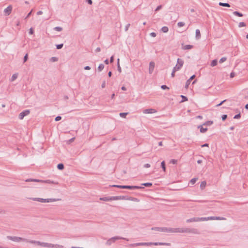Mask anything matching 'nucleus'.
I'll use <instances>...</instances> for the list:
<instances>
[{
    "instance_id": "nucleus-1",
    "label": "nucleus",
    "mask_w": 248,
    "mask_h": 248,
    "mask_svg": "<svg viewBox=\"0 0 248 248\" xmlns=\"http://www.w3.org/2000/svg\"><path fill=\"white\" fill-rule=\"evenodd\" d=\"M176 233H189L192 234H200V232L195 228H176Z\"/></svg>"
},
{
    "instance_id": "nucleus-2",
    "label": "nucleus",
    "mask_w": 248,
    "mask_h": 248,
    "mask_svg": "<svg viewBox=\"0 0 248 248\" xmlns=\"http://www.w3.org/2000/svg\"><path fill=\"white\" fill-rule=\"evenodd\" d=\"M152 230L158 231L161 232H164L168 233H176V228H170V227H153L151 229Z\"/></svg>"
},
{
    "instance_id": "nucleus-3",
    "label": "nucleus",
    "mask_w": 248,
    "mask_h": 248,
    "mask_svg": "<svg viewBox=\"0 0 248 248\" xmlns=\"http://www.w3.org/2000/svg\"><path fill=\"white\" fill-rule=\"evenodd\" d=\"M137 246H149L152 245L154 246H170V243H163V242H140L137 243Z\"/></svg>"
},
{
    "instance_id": "nucleus-4",
    "label": "nucleus",
    "mask_w": 248,
    "mask_h": 248,
    "mask_svg": "<svg viewBox=\"0 0 248 248\" xmlns=\"http://www.w3.org/2000/svg\"><path fill=\"white\" fill-rule=\"evenodd\" d=\"M109 187H114L122 189H143L144 187L138 186H126V185H110Z\"/></svg>"
},
{
    "instance_id": "nucleus-5",
    "label": "nucleus",
    "mask_w": 248,
    "mask_h": 248,
    "mask_svg": "<svg viewBox=\"0 0 248 248\" xmlns=\"http://www.w3.org/2000/svg\"><path fill=\"white\" fill-rule=\"evenodd\" d=\"M33 201H38L39 202H56L57 201L60 200V199H53V198H50V199H43L40 198H31Z\"/></svg>"
},
{
    "instance_id": "nucleus-6",
    "label": "nucleus",
    "mask_w": 248,
    "mask_h": 248,
    "mask_svg": "<svg viewBox=\"0 0 248 248\" xmlns=\"http://www.w3.org/2000/svg\"><path fill=\"white\" fill-rule=\"evenodd\" d=\"M7 238L8 240H10L15 242H20V241H25L27 243H29V241H31V240H29L25 238H23L17 236H7Z\"/></svg>"
},
{
    "instance_id": "nucleus-7",
    "label": "nucleus",
    "mask_w": 248,
    "mask_h": 248,
    "mask_svg": "<svg viewBox=\"0 0 248 248\" xmlns=\"http://www.w3.org/2000/svg\"><path fill=\"white\" fill-rule=\"evenodd\" d=\"M29 243L31 244H35L39 246H41L43 247L46 248H52V246H53V244L51 243H48L46 242H41L40 241H35V240H31V241H29Z\"/></svg>"
},
{
    "instance_id": "nucleus-8",
    "label": "nucleus",
    "mask_w": 248,
    "mask_h": 248,
    "mask_svg": "<svg viewBox=\"0 0 248 248\" xmlns=\"http://www.w3.org/2000/svg\"><path fill=\"white\" fill-rule=\"evenodd\" d=\"M26 182H41V183H45L47 184H58V182H55L50 180H41L38 179H28L25 180Z\"/></svg>"
},
{
    "instance_id": "nucleus-9",
    "label": "nucleus",
    "mask_w": 248,
    "mask_h": 248,
    "mask_svg": "<svg viewBox=\"0 0 248 248\" xmlns=\"http://www.w3.org/2000/svg\"><path fill=\"white\" fill-rule=\"evenodd\" d=\"M128 200L136 202H139L140 201V200L136 198L126 196H119V200Z\"/></svg>"
},
{
    "instance_id": "nucleus-10",
    "label": "nucleus",
    "mask_w": 248,
    "mask_h": 248,
    "mask_svg": "<svg viewBox=\"0 0 248 248\" xmlns=\"http://www.w3.org/2000/svg\"><path fill=\"white\" fill-rule=\"evenodd\" d=\"M100 200L105 201V202L113 201V200H119V196L102 197V198H100Z\"/></svg>"
},
{
    "instance_id": "nucleus-11",
    "label": "nucleus",
    "mask_w": 248,
    "mask_h": 248,
    "mask_svg": "<svg viewBox=\"0 0 248 248\" xmlns=\"http://www.w3.org/2000/svg\"><path fill=\"white\" fill-rule=\"evenodd\" d=\"M183 64L184 61L181 59L178 58L177 61V64L173 68H175L176 70L177 71L181 68Z\"/></svg>"
},
{
    "instance_id": "nucleus-12",
    "label": "nucleus",
    "mask_w": 248,
    "mask_h": 248,
    "mask_svg": "<svg viewBox=\"0 0 248 248\" xmlns=\"http://www.w3.org/2000/svg\"><path fill=\"white\" fill-rule=\"evenodd\" d=\"M30 110H29V109H26V110L23 111L19 114V115L18 116L19 119L20 120L23 119L24 117L25 116L28 115L30 113Z\"/></svg>"
},
{
    "instance_id": "nucleus-13",
    "label": "nucleus",
    "mask_w": 248,
    "mask_h": 248,
    "mask_svg": "<svg viewBox=\"0 0 248 248\" xmlns=\"http://www.w3.org/2000/svg\"><path fill=\"white\" fill-rule=\"evenodd\" d=\"M12 10V6L11 5L8 6L4 10V12L5 13V15H6V16H9L11 14Z\"/></svg>"
},
{
    "instance_id": "nucleus-14",
    "label": "nucleus",
    "mask_w": 248,
    "mask_h": 248,
    "mask_svg": "<svg viewBox=\"0 0 248 248\" xmlns=\"http://www.w3.org/2000/svg\"><path fill=\"white\" fill-rule=\"evenodd\" d=\"M155 63L154 62H151L149 63V73L150 74H152L154 71L155 68Z\"/></svg>"
},
{
    "instance_id": "nucleus-15",
    "label": "nucleus",
    "mask_w": 248,
    "mask_h": 248,
    "mask_svg": "<svg viewBox=\"0 0 248 248\" xmlns=\"http://www.w3.org/2000/svg\"><path fill=\"white\" fill-rule=\"evenodd\" d=\"M111 239L112 240V242L114 243L115 242V241L118 240H120V239L125 240L126 241L129 240L127 238H124V237L118 236L113 237L111 238Z\"/></svg>"
},
{
    "instance_id": "nucleus-16",
    "label": "nucleus",
    "mask_w": 248,
    "mask_h": 248,
    "mask_svg": "<svg viewBox=\"0 0 248 248\" xmlns=\"http://www.w3.org/2000/svg\"><path fill=\"white\" fill-rule=\"evenodd\" d=\"M195 77V75H193L186 81L185 84V88H187L190 83L191 81Z\"/></svg>"
},
{
    "instance_id": "nucleus-17",
    "label": "nucleus",
    "mask_w": 248,
    "mask_h": 248,
    "mask_svg": "<svg viewBox=\"0 0 248 248\" xmlns=\"http://www.w3.org/2000/svg\"><path fill=\"white\" fill-rule=\"evenodd\" d=\"M156 110L153 108H148L144 109L143 111L144 113H155Z\"/></svg>"
},
{
    "instance_id": "nucleus-18",
    "label": "nucleus",
    "mask_w": 248,
    "mask_h": 248,
    "mask_svg": "<svg viewBox=\"0 0 248 248\" xmlns=\"http://www.w3.org/2000/svg\"><path fill=\"white\" fill-rule=\"evenodd\" d=\"M198 128L200 129V131L201 133H205L207 131V128H203L202 125H200L198 126Z\"/></svg>"
},
{
    "instance_id": "nucleus-19",
    "label": "nucleus",
    "mask_w": 248,
    "mask_h": 248,
    "mask_svg": "<svg viewBox=\"0 0 248 248\" xmlns=\"http://www.w3.org/2000/svg\"><path fill=\"white\" fill-rule=\"evenodd\" d=\"M187 223H190L192 222H198V217H193L188 219L186 220Z\"/></svg>"
},
{
    "instance_id": "nucleus-20",
    "label": "nucleus",
    "mask_w": 248,
    "mask_h": 248,
    "mask_svg": "<svg viewBox=\"0 0 248 248\" xmlns=\"http://www.w3.org/2000/svg\"><path fill=\"white\" fill-rule=\"evenodd\" d=\"M201 37L200 31L199 29L196 30V35L195 37L196 39H199Z\"/></svg>"
},
{
    "instance_id": "nucleus-21",
    "label": "nucleus",
    "mask_w": 248,
    "mask_h": 248,
    "mask_svg": "<svg viewBox=\"0 0 248 248\" xmlns=\"http://www.w3.org/2000/svg\"><path fill=\"white\" fill-rule=\"evenodd\" d=\"M193 47V46L192 45H186L185 46H184L182 47V49L184 50H186V49H190Z\"/></svg>"
},
{
    "instance_id": "nucleus-22",
    "label": "nucleus",
    "mask_w": 248,
    "mask_h": 248,
    "mask_svg": "<svg viewBox=\"0 0 248 248\" xmlns=\"http://www.w3.org/2000/svg\"><path fill=\"white\" fill-rule=\"evenodd\" d=\"M218 4L219 6H221L227 7H231V5L228 3H223V2H220Z\"/></svg>"
},
{
    "instance_id": "nucleus-23",
    "label": "nucleus",
    "mask_w": 248,
    "mask_h": 248,
    "mask_svg": "<svg viewBox=\"0 0 248 248\" xmlns=\"http://www.w3.org/2000/svg\"><path fill=\"white\" fill-rule=\"evenodd\" d=\"M206 186V182L205 181H202L201 182L200 185V188L202 190Z\"/></svg>"
},
{
    "instance_id": "nucleus-24",
    "label": "nucleus",
    "mask_w": 248,
    "mask_h": 248,
    "mask_svg": "<svg viewBox=\"0 0 248 248\" xmlns=\"http://www.w3.org/2000/svg\"><path fill=\"white\" fill-rule=\"evenodd\" d=\"M233 14L234 15L239 17H242L243 16V14L238 11H234L233 12Z\"/></svg>"
},
{
    "instance_id": "nucleus-25",
    "label": "nucleus",
    "mask_w": 248,
    "mask_h": 248,
    "mask_svg": "<svg viewBox=\"0 0 248 248\" xmlns=\"http://www.w3.org/2000/svg\"><path fill=\"white\" fill-rule=\"evenodd\" d=\"M213 123V122L212 121H208L205 122L204 124H203L202 125L210 126L212 125Z\"/></svg>"
},
{
    "instance_id": "nucleus-26",
    "label": "nucleus",
    "mask_w": 248,
    "mask_h": 248,
    "mask_svg": "<svg viewBox=\"0 0 248 248\" xmlns=\"http://www.w3.org/2000/svg\"><path fill=\"white\" fill-rule=\"evenodd\" d=\"M161 167L162 168V169H163V170L165 172L166 171V165H165V162L164 161H163L161 162Z\"/></svg>"
},
{
    "instance_id": "nucleus-27",
    "label": "nucleus",
    "mask_w": 248,
    "mask_h": 248,
    "mask_svg": "<svg viewBox=\"0 0 248 248\" xmlns=\"http://www.w3.org/2000/svg\"><path fill=\"white\" fill-rule=\"evenodd\" d=\"M57 168L59 170H63L64 169V165L62 163H59L57 165Z\"/></svg>"
},
{
    "instance_id": "nucleus-28",
    "label": "nucleus",
    "mask_w": 248,
    "mask_h": 248,
    "mask_svg": "<svg viewBox=\"0 0 248 248\" xmlns=\"http://www.w3.org/2000/svg\"><path fill=\"white\" fill-rule=\"evenodd\" d=\"M217 61L216 59L213 60L211 62V66L214 67L217 65Z\"/></svg>"
},
{
    "instance_id": "nucleus-29",
    "label": "nucleus",
    "mask_w": 248,
    "mask_h": 248,
    "mask_svg": "<svg viewBox=\"0 0 248 248\" xmlns=\"http://www.w3.org/2000/svg\"><path fill=\"white\" fill-rule=\"evenodd\" d=\"M161 30L163 32L166 33L169 31V29L167 27L164 26L162 27Z\"/></svg>"
},
{
    "instance_id": "nucleus-30",
    "label": "nucleus",
    "mask_w": 248,
    "mask_h": 248,
    "mask_svg": "<svg viewBox=\"0 0 248 248\" xmlns=\"http://www.w3.org/2000/svg\"><path fill=\"white\" fill-rule=\"evenodd\" d=\"M104 68V65L102 63H101L99 65L97 69L100 72Z\"/></svg>"
},
{
    "instance_id": "nucleus-31",
    "label": "nucleus",
    "mask_w": 248,
    "mask_h": 248,
    "mask_svg": "<svg viewBox=\"0 0 248 248\" xmlns=\"http://www.w3.org/2000/svg\"><path fill=\"white\" fill-rule=\"evenodd\" d=\"M180 96L182 99L181 102H184L188 100V98L186 96L183 95H181Z\"/></svg>"
},
{
    "instance_id": "nucleus-32",
    "label": "nucleus",
    "mask_w": 248,
    "mask_h": 248,
    "mask_svg": "<svg viewBox=\"0 0 248 248\" xmlns=\"http://www.w3.org/2000/svg\"><path fill=\"white\" fill-rule=\"evenodd\" d=\"M198 178H192L190 181V184H191V185H194L196 183V182L198 180Z\"/></svg>"
},
{
    "instance_id": "nucleus-33",
    "label": "nucleus",
    "mask_w": 248,
    "mask_h": 248,
    "mask_svg": "<svg viewBox=\"0 0 248 248\" xmlns=\"http://www.w3.org/2000/svg\"><path fill=\"white\" fill-rule=\"evenodd\" d=\"M152 183H145L141 184L142 186H144L146 187H151L152 186Z\"/></svg>"
},
{
    "instance_id": "nucleus-34",
    "label": "nucleus",
    "mask_w": 248,
    "mask_h": 248,
    "mask_svg": "<svg viewBox=\"0 0 248 248\" xmlns=\"http://www.w3.org/2000/svg\"><path fill=\"white\" fill-rule=\"evenodd\" d=\"M63 246L62 245H60L58 244H53V246H52V248H62Z\"/></svg>"
},
{
    "instance_id": "nucleus-35",
    "label": "nucleus",
    "mask_w": 248,
    "mask_h": 248,
    "mask_svg": "<svg viewBox=\"0 0 248 248\" xmlns=\"http://www.w3.org/2000/svg\"><path fill=\"white\" fill-rule=\"evenodd\" d=\"M127 114V112H121L119 114L120 116L122 118H125Z\"/></svg>"
},
{
    "instance_id": "nucleus-36",
    "label": "nucleus",
    "mask_w": 248,
    "mask_h": 248,
    "mask_svg": "<svg viewBox=\"0 0 248 248\" xmlns=\"http://www.w3.org/2000/svg\"><path fill=\"white\" fill-rule=\"evenodd\" d=\"M17 78V74H14L11 78V81H14Z\"/></svg>"
},
{
    "instance_id": "nucleus-37",
    "label": "nucleus",
    "mask_w": 248,
    "mask_h": 248,
    "mask_svg": "<svg viewBox=\"0 0 248 248\" xmlns=\"http://www.w3.org/2000/svg\"><path fill=\"white\" fill-rule=\"evenodd\" d=\"M198 221H207L208 220L207 217H198Z\"/></svg>"
},
{
    "instance_id": "nucleus-38",
    "label": "nucleus",
    "mask_w": 248,
    "mask_h": 248,
    "mask_svg": "<svg viewBox=\"0 0 248 248\" xmlns=\"http://www.w3.org/2000/svg\"><path fill=\"white\" fill-rule=\"evenodd\" d=\"M58 61V58L56 57H52L50 59V61L52 62H55Z\"/></svg>"
},
{
    "instance_id": "nucleus-39",
    "label": "nucleus",
    "mask_w": 248,
    "mask_h": 248,
    "mask_svg": "<svg viewBox=\"0 0 248 248\" xmlns=\"http://www.w3.org/2000/svg\"><path fill=\"white\" fill-rule=\"evenodd\" d=\"M63 44L56 45V48L57 49H60L62 48V47H63Z\"/></svg>"
},
{
    "instance_id": "nucleus-40",
    "label": "nucleus",
    "mask_w": 248,
    "mask_h": 248,
    "mask_svg": "<svg viewBox=\"0 0 248 248\" xmlns=\"http://www.w3.org/2000/svg\"><path fill=\"white\" fill-rule=\"evenodd\" d=\"M54 30L56 31H61L62 30V28L61 27H56L54 28Z\"/></svg>"
},
{
    "instance_id": "nucleus-41",
    "label": "nucleus",
    "mask_w": 248,
    "mask_h": 248,
    "mask_svg": "<svg viewBox=\"0 0 248 248\" xmlns=\"http://www.w3.org/2000/svg\"><path fill=\"white\" fill-rule=\"evenodd\" d=\"M246 26V24L243 22H241L238 24V27L239 28H241L242 27H245Z\"/></svg>"
},
{
    "instance_id": "nucleus-42",
    "label": "nucleus",
    "mask_w": 248,
    "mask_h": 248,
    "mask_svg": "<svg viewBox=\"0 0 248 248\" xmlns=\"http://www.w3.org/2000/svg\"><path fill=\"white\" fill-rule=\"evenodd\" d=\"M113 243L112 242V240H111V238L109 239L106 242V244L108 245V246H110L111 245V244Z\"/></svg>"
},
{
    "instance_id": "nucleus-43",
    "label": "nucleus",
    "mask_w": 248,
    "mask_h": 248,
    "mask_svg": "<svg viewBox=\"0 0 248 248\" xmlns=\"http://www.w3.org/2000/svg\"><path fill=\"white\" fill-rule=\"evenodd\" d=\"M226 60H227V58L226 57H222L220 59L219 62L222 63V62H224L225 61H226Z\"/></svg>"
},
{
    "instance_id": "nucleus-44",
    "label": "nucleus",
    "mask_w": 248,
    "mask_h": 248,
    "mask_svg": "<svg viewBox=\"0 0 248 248\" xmlns=\"http://www.w3.org/2000/svg\"><path fill=\"white\" fill-rule=\"evenodd\" d=\"M240 118H241V113H239L238 114L235 115L233 117V118L235 119H238Z\"/></svg>"
},
{
    "instance_id": "nucleus-45",
    "label": "nucleus",
    "mask_w": 248,
    "mask_h": 248,
    "mask_svg": "<svg viewBox=\"0 0 248 248\" xmlns=\"http://www.w3.org/2000/svg\"><path fill=\"white\" fill-rule=\"evenodd\" d=\"M177 25L179 27H182L185 25V23L183 22H179L177 23Z\"/></svg>"
},
{
    "instance_id": "nucleus-46",
    "label": "nucleus",
    "mask_w": 248,
    "mask_h": 248,
    "mask_svg": "<svg viewBox=\"0 0 248 248\" xmlns=\"http://www.w3.org/2000/svg\"><path fill=\"white\" fill-rule=\"evenodd\" d=\"M28 54H26L24 57V58H23V62H27V61L28 60Z\"/></svg>"
},
{
    "instance_id": "nucleus-47",
    "label": "nucleus",
    "mask_w": 248,
    "mask_h": 248,
    "mask_svg": "<svg viewBox=\"0 0 248 248\" xmlns=\"http://www.w3.org/2000/svg\"><path fill=\"white\" fill-rule=\"evenodd\" d=\"M227 118V115H226V114H223L221 116V119L223 121H225Z\"/></svg>"
},
{
    "instance_id": "nucleus-48",
    "label": "nucleus",
    "mask_w": 248,
    "mask_h": 248,
    "mask_svg": "<svg viewBox=\"0 0 248 248\" xmlns=\"http://www.w3.org/2000/svg\"><path fill=\"white\" fill-rule=\"evenodd\" d=\"M177 71L176 70L175 68H173V70H172V73L171 74V77L173 78L175 76V72H176Z\"/></svg>"
},
{
    "instance_id": "nucleus-49",
    "label": "nucleus",
    "mask_w": 248,
    "mask_h": 248,
    "mask_svg": "<svg viewBox=\"0 0 248 248\" xmlns=\"http://www.w3.org/2000/svg\"><path fill=\"white\" fill-rule=\"evenodd\" d=\"M161 88L162 89V90H166V89H168L169 90V88L166 86V85H163L161 86Z\"/></svg>"
},
{
    "instance_id": "nucleus-50",
    "label": "nucleus",
    "mask_w": 248,
    "mask_h": 248,
    "mask_svg": "<svg viewBox=\"0 0 248 248\" xmlns=\"http://www.w3.org/2000/svg\"><path fill=\"white\" fill-rule=\"evenodd\" d=\"M177 160L174 159H171L170 161V163H172L173 164H176L177 163Z\"/></svg>"
},
{
    "instance_id": "nucleus-51",
    "label": "nucleus",
    "mask_w": 248,
    "mask_h": 248,
    "mask_svg": "<svg viewBox=\"0 0 248 248\" xmlns=\"http://www.w3.org/2000/svg\"><path fill=\"white\" fill-rule=\"evenodd\" d=\"M225 219V218L221 217H215V220H223Z\"/></svg>"
},
{
    "instance_id": "nucleus-52",
    "label": "nucleus",
    "mask_w": 248,
    "mask_h": 248,
    "mask_svg": "<svg viewBox=\"0 0 248 248\" xmlns=\"http://www.w3.org/2000/svg\"><path fill=\"white\" fill-rule=\"evenodd\" d=\"M227 101L226 99H225L223 101H222L219 104H217L216 105V107H219V106H220L221 105H222L225 102H226Z\"/></svg>"
},
{
    "instance_id": "nucleus-53",
    "label": "nucleus",
    "mask_w": 248,
    "mask_h": 248,
    "mask_svg": "<svg viewBox=\"0 0 248 248\" xmlns=\"http://www.w3.org/2000/svg\"><path fill=\"white\" fill-rule=\"evenodd\" d=\"M61 119H62V117L60 116H58L55 118V121L57 122V121H60Z\"/></svg>"
},
{
    "instance_id": "nucleus-54",
    "label": "nucleus",
    "mask_w": 248,
    "mask_h": 248,
    "mask_svg": "<svg viewBox=\"0 0 248 248\" xmlns=\"http://www.w3.org/2000/svg\"><path fill=\"white\" fill-rule=\"evenodd\" d=\"M117 69H118V71L120 73H121L122 70H121V68L120 65V63H117Z\"/></svg>"
},
{
    "instance_id": "nucleus-55",
    "label": "nucleus",
    "mask_w": 248,
    "mask_h": 248,
    "mask_svg": "<svg viewBox=\"0 0 248 248\" xmlns=\"http://www.w3.org/2000/svg\"><path fill=\"white\" fill-rule=\"evenodd\" d=\"M161 8H162V5H160L158 6L156 8V9H155V11L157 12V11H158L160 10Z\"/></svg>"
},
{
    "instance_id": "nucleus-56",
    "label": "nucleus",
    "mask_w": 248,
    "mask_h": 248,
    "mask_svg": "<svg viewBox=\"0 0 248 248\" xmlns=\"http://www.w3.org/2000/svg\"><path fill=\"white\" fill-rule=\"evenodd\" d=\"M130 26V24H127L125 26V29H124V30L125 31H127L128 30V28L129 27V26Z\"/></svg>"
},
{
    "instance_id": "nucleus-57",
    "label": "nucleus",
    "mask_w": 248,
    "mask_h": 248,
    "mask_svg": "<svg viewBox=\"0 0 248 248\" xmlns=\"http://www.w3.org/2000/svg\"><path fill=\"white\" fill-rule=\"evenodd\" d=\"M150 35L153 37H155L156 36V34L154 32H152L150 33Z\"/></svg>"
},
{
    "instance_id": "nucleus-58",
    "label": "nucleus",
    "mask_w": 248,
    "mask_h": 248,
    "mask_svg": "<svg viewBox=\"0 0 248 248\" xmlns=\"http://www.w3.org/2000/svg\"><path fill=\"white\" fill-rule=\"evenodd\" d=\"M34 33L33 30L32 28H30L29 30V34H32Z\"/></svg>"
},
{
    "instance_id": "nucleus-59",
    "label": "nucleus",
    "mask_w": 248,
    "mask_h": 248,
    "mask_svg": "<svg viewBox=\"0 0 248 248\" xmlns=\"http://www.w3.org/2000/svg\"><path fill=\"white\" fill-rule=\"evenodd\" d=\"M129 247H137V243H133V244H130L129 245Z\"/></svg>"
},
{
    "instance_id": "nucleus-60",
    "label": "nucleus",
    "mask_w": 248,
    "mask_h": 248,
    "mask_svg": "<svg viewBox=\"0 0 248 248\" xmlns=\"http://www.w3.org/2000/svg\"><path fill=\"white\" fill-rule=\"evenodd\" d=\"M150 166H151L150 164H148V163L145 164L144 165V167L146 168H149V167H150Z\"/></svg>"
},
{
    "instance_id": "nucleus-61",
    "label": "nucleus",
    "mask_w": 248,
    "mask_h": 248,
    "mask_svg": "<svg viewBox=\"0 0 248 248\" xmlns=\"http://www.w3.org/2000/svg\"><path fill=\"white\" fill-rule=\"evenodd\" d=\"M110 62L112 63L114 62V56H112L110 58Z\"/></svg>"
},
{
    "instance_id": "nucleus-62",
    "label": "nucleus",
    "mask_w": 248,
    "mask_h": 248,
    "mask_svg": "<svg viewBox=\"0 0 248 248\" xmlns=\"http://www.w3.org/2000/svg\"><path fill=\"white\" fill-rule=\"evenodd\" d=\"M201 147H202V148H203V147H209V144H208V143H205V144H204L202 145H201Z\"/></svg>"
},
{
    "instance_id": "nucleus-63",
    "label": "nucleus",
    "mask_w": 248,
    "mask_h": 248,
    "mask_svg": "<svg viewBox=\"0 0 248 248\" xmlns=\"http://www.w3.org/2000/svg\"><path fill=\"white\" fill-rule=\"evenodd\" d=\"M101 87L102 88H104L106 87V82L104 81L101 85Z\"/></svg>"
},
{
    "instance_id": "nucleus-64",
    "label": "nucleus",
    "mask_w": 248,
    "mask_h": 248,
    "mask_svg": "<svg viewBox=\"0 0 248 248\" xmlns=\"http://www.w3.org/2000/svg\"><path fill=\"white\" fill-rule=\"evenodd\" d=\"M84 69L86 70H89L91 69V67L89 66H86L84 67Z\"/></svg>"
}]
</instances>
